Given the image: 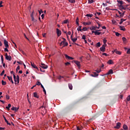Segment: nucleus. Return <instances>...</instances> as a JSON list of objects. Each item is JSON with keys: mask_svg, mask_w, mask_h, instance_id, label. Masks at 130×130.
I'll return each instance as SVG.
<instances>
[{"mask_svg": "<svg viewBox=\"0 0 130 130\" xmlns=\"http://www.w3.org/2000/svg\"><path fill=\"white\" fill-rule=\"evenodd\" d=\"M63 41L60 42V46L63 45L62 47H64L66 46H68L69 45V43L68 42H66V39L64 38H62Z\"/></svg>", "mask_w": 130, "mask_h": 130, "instance_id": "obj_1", "label": "nucleus"}, {"mask_svg": "<svg viewBox=\"0 0 130 130\" xmlns=\"http://www.w3.org/2000/svg\"><path fill=\"white\" fill-rule=\"evenodd\" d=\"M98 25L99 26V27L98 26H92L91 27H90L89 29L90 30H93L95 31V30H96V29H99L100 28V27H101V25H100V23H98Z\"/></svg>", "mask_w": 130, "mask_h": 130, "instance_id": "obj_2", "label": "nucleus"}, {"mask_svg": "<svg viewBox=\"0 0 130 130\" xmlns=\"http://www.w3.org/2000/svg\"><path fill=\"white\" fill-rule=\"evenodd\" d=\"M13 78L14 79V81L15 82V83L17 82L18 84H19L20 82V77L19 76V75H17V76L16 77L15 76V74H13Z\"/></svg>", "mask_w": 130, "mask_h": 130, "instance_id": "obj_3", "label": "nucleus"}, {"mask_svg": "<svg viewBox=\"0 0 130 130\" xmlns=\"http://www.w3.org/2000/svg\"><path fill=\"white\" fill-rule=\"evenodd\" d=\"M5 57H6V59H7V60H9V61H11L12 60V56H9L8 55V53H6L5 54Z\"/></svg>", "mask_w": 130, "mask_h": 130, "instance_id": "obj_4", "label": "nucleus"}, {"mask_svg": "<svg viewBox=\"0 0 130 130\" xmlns=\"http://www.w3.org/2000/svg\"><path fill=\"white\" fill-rule=\"evenodd\" d=\"M106 44L103 45L100 48L101 51L104 52L105 51V47H106Z\"/></svg>", "mask_w": 130, "mask_h": 130, "instance_id": "obj_5", "label": "nucleus"}, {"mask_svg": "<svg viewBox=\"0 0 130 130\" xmlns=\"http://www.w3.org/2000/svg\"><path fill=\"white\" fill-rule=\"evenodd\" d=\"M121 125V123L118 122L116 124V125L114 127V128H116L117 129H119V128H120V126Z\"/></svg>", "mask_w": 130, "mask_h": 130, "instance_id": "obj_6", "label": "nucleus"}, {"mask_svg": "<svg viewBox=\"0 0 130 130\" xmlns=\"http://www.w3.org/2000/svg\"><path fill=\"white\" fill-rule=\"evenodd\" d=\"M64 56L66 57V58H67L68 59H69V60H73V59H74L73 57H72L66 54H64Z\"/></svg>", "mask_w": 130, "mask_h": 130, "instance_id": "obj_7", "label": "nucleus"}, {"mask_svg": "<svg viewBox=\"0 0 130 130\" xmlns=\"http://www.w3.org/2000/svg\"><path fill=\"white\" fill-rule=\"evenodd\" d=\"M56 33L57 34L58 37H59L61 35V31L58 28H56Z\"/></svg>", "mask_w": 130, "mask_h": 130, "instance_id": "obj_8", "label": "nucleus"}, {"mask_svg": "<svg viewBox=\"0 0 130 130\" xmlns=\"http://www.w3.org/2000/svg\"><path fill=\"white\" fill-rule=\"evenodd\" d=\"M40 67L42 68V69H47L48 68V66L44 63H41Z\"/></svg>", "mask_w": 130, "mask_h": 130, "instance_id": "obj_9", "label": "nucleus"}, {"mask_svg": "<svg viewBox=\"0 0 130 130\" xmlns=\"http://www.w3.org/2000/svg\"><path fill=\"white\" fill-rule=\"evenodd\" d=\"M75 63L78 67V69H80L81 68V64L80 63V61H74Z\"/></svg>", "mask_w": 130, "mask_h": 130, "instance_id": "obj_10", "label": "nucleus"}, {"mask_svg": "<svg viewBox=\"0 0 130 130\" xmlns=\"http://www.w3.org/2000/svg\"><path fill=\"white\" fill-rule=\"evenodd\" d=\"M4 45L5 47H9V42L7 40H4Z\"/></svg>", "mask_w": 130, "mask_h": 130, "instance_id": "obj_11", "label": "nucleus"}, {"mask_svg": "<svg viewBox=\"0 0 130 130\" xmlns=\"http://www.w3.org/2000/svg\"><path fill=\"white\" fill-rule=\"evenodd\" d=\"M1 60H2V63L3 64L4 68H5L6 63H4V56H3V55H1Z\"/></svg>", "mask_w": 130, "mask_h": 130, "instance_id": "obj_12", "label": "nucleus"}, {"mask_svg": "<svg viewBox=\"0 0 130 130\" xmlns=\"http://www.w3.org/2000/svg\"><path fill=\"white\" fill-rule=\"evenodd\" d=\"M112 74H113V70H112V69H110L107 73V75H111Z\"/></svg>", "mask_w": 130, "mask_h": 130, "instance_id": "obj_13", "label": "nucleus"}, {"mask_svg": "<svg viewBox=\"0 0 130 130\" xmlns=\"http://www.w3.org/2000/svg\"><path fill=\"white\" fill-rule=\"evenodd\" d=\"M46 114V110L45 108H43V110L42 111V115H44Z\"/></svg>", "mask_w": 130, "mask_h": 130, "instance_id": "obj_14", "label": "nucleus"}, {"mask_svg": "<svg viewBox=\"0 0 130 130\" xmlns=\"http://www.w3.org/2000/svg\"><path fill=\"white\" fill-rule=\"evenodd\" d=\"M7 78H8L9 81H11V83L12 84H14V81H13V79H12V77L7 76Z\"/></svg>", "mask_w": 130, "mask_h": 130, "instance_id": "obj_15", "label": "nucleus"}, {"mask_svg": "<svg viewBox=\"0 0 130 130\" xmlns=\"http://www.w3.org/2000/svg\"><path fill=\"white\" fill-rule=\"evenodd\" d=\"M120 30H121L122 31H125V27L123 26H119Z\"/></svg>", "mask_w": 130, "mask_h": 130, "instance_id": "obj_16", "label": "nucleus"}, {"mask_svg": "<svg viewBox=\"0 0 130 130\" xmlns=\"http://www.w3.org/2000/svg\"><path fill=\"white\" fill-rule=\"evenodd\" d=\"M117 3L120 4V5L119 6V7H121L122 6V5H123V1H122L117 0Z\"/></svg>", "mask_w": 130, "mask_h": 130, "instance_id": "obj_17", "label": "nucleus"}, {"mask_svg": "<svg viewBox=\"0 0 130 130\" xmlns=\"http://www.w3.org/2000/svg\"><path fill=\"white\" fill-rule=\"evenodd\" d=\"M83 24V25H84V26H87V25H91V22H84Z\"/></svg>", "mask_w": 130, "mask_h": 130, "instance_id": "obj_18", "label": "nucleus"}, {"mask_svg": "<svg viewBox=\"0 0 130 130\" xmlns=\"http://www.w3.org/2000/svg\"><path fill=\"white\" fill-rule=\"evenodd\" d=\"M114 52H115V53H116V54H119V55H120V54H121V52L119 51H117V50H115Z\"/></svg>", "mask_w": 130, "mask_h": 130, "instance_id": "obj_19", "label": "nucleus"}, {"mask_svg": "<svg viewBox=\"0 0 130 130\" xmlns=\"http://www.w3.org/2000/svg\"><path fill=\"white\" fill-rule=\"evenodd\" d=\"M4 118L5 120V122L7 123V124H8L9 125H11V123L9 122V121H8V120H7V119L6 118V117H4Z\"/></svg>", "mask_w": 130, "mask_h": 130, "instance_id": "obj_20", "label": "nucleus"}, {"mask_svg": "<svg viewBox=\"0 0 130 130\" xmlns=\"http://www.w3.org/2000/svg\"><path fill=\"white\" fill-rule=\"evenodd\" d=\"M41 87L42 88L43 92H44L45 94H46V90H45V88H44V86L42 85V84H41Z\"/></svg>", "mask_w": 130, "mask_h": 130, "instance_id": "obj_21", "label": "nucleus"}, {"mask_svg": "<svg viewBox=\"0 0 130 130\" xmlns=\"http://www.w3.org/2000/svg\"><path fill=\"white\" fill-rule=\"evenodd\" d=\"M11 106H12V105L11 104H8V106L6 107V109L7 110L10 111V108H11Z\"/></svg>", "mask_w": 130, "mask_h": 130, "instance_id": "obj_22", "label": "nucleus"}, {"mask_svg": "<svg viewBox=\"0 0 130 130\" xmlns=\"http://www.w3.org/2000/svg\"><path fill=\"white\" fill-rule=\"evenodd\" d=\"M34 97H36V98H39V95H37V92L34 93Z\"/></svg>", "mask_w": 130, "mask_h": 130, "instance_id": "obj_23", "label": "nucleus"}, {"mask_svg": "<svg viewBox=\"0 0 130 130\" xmlns=\"http://www.w3.org/2000/svg\"><path fill=\"white\" fill-rule=\"evenodd\" d=\"M107 63H108V64H113V61L112 60H109Z\"/></svg>", "mask_w": 130, "mask_h": 130, "instance_id": "obj_24", "label": "nucleus"}, {"mask_svg": "<svg viewBox=\"0 0 130 130\" xmlns=\"http://www.w3.org/2000/svg\"><path fill=\"white\" fill-rule=\"evenodd\" d=\"M124 21H126V19H124L123 18L121 19V21L119 22L120 25H121V24H122Z\"/></svg>", "mask_w": 130, "mask_h": 130, "instance_id": "obj_25", "label": "nucleus"}, {"mask_svg": "<svg viewBox=\"0 0 130 130\" xmlns=\"http://www.w3.org/2000/svg\"><path fill=\"white\" fill-rule=\"evenodd\" d=\"M68 86H69V89H70L71 90H73V85L72 84L69 83L68 84Z\"/></svg>", "mask_w": 130, "mask_h": 130, "instance_id": "obj_26", "label": "nucleus"}, {"mask_svg": "<svg viewBox=\"0 0 130 130\" xmlns=\"http://www.w3.org/2000/svg\"><path fill=\"white\" fill-rule=\"evenodd\" d=\"M72 41H73V42L74 43H75V42H76L77 41V40H78V38H73L72 39V40H71Z\"/></svg>", "mask_w": 130, "mask_h": 130, "instance_id": "obj_27", "label": "nucleus"}, {"mask_svg": "<svg viewBox=\"0 0 130 130\" xmlns=\"http://www.w3.org/2000/svg\"><path fill=\"white\" fill-rule=\"evenodd\" d=\"M98 31L100 30H96L95 35H100V34H101V32H98Z\"/></svg>", "mask_w": 130, "mask_h": 130, "instance_id": "obj_28", "label": "nucleus"}, {"mask_svg": "<svg viewBox=\"0 0 130 130\" xmlns=\"http://www.w3.org/2000/svg\"><path fill=\"white\" fill-rule=\"evenodd\" d=\"M122 39L124 43H126V38H125V37H122Z\"/></svg>", "mask_w": 130, "mask_h": 130, "instance_id": "obj_29", "label": "nucleus"}, {"mask_svg": "<svg viewBox=\"0 0 130 130\" xmlns=\"http://www.w3.org/2000/svg\"><path fill=\"white\" fill-rule=\"evenodd\" d=\"M69 3H71V4H75L76 3V1L75 0H68Z\"/></svg>", "mask_w": 130, "mask_h": 130, "instance_id": "obj_30", "label": "nucleus"}, {"mask_svg": "<svg viewBox=\"0 0 130 130\" xmlns=\"http://www.w3.org/2000/svg\"><path fill=\"white\" fill-rule=\"evenodd\" d=\"M95 46L96 47H100V46H101V44H100V42H98V43H96Z\"/></svg>", "mask_w": 130, "mask_h": 130, "instance_id": "obj_31", "label": "nucleus"}, {"mask_svg": "<svg viewBox=\"0 0 130 130\" xmlns=\"http://www.w3.org/2000/svg\"><path fill=\"white\" fill-rule=\"evenodd\" d=\"M2 83L3 86H5V85H7V82L4 81V80L2 81Z\"/></svg>", "mask_w": 130, "mask_h": 130, "instance_id": "obj_32", "label": "nucleus"}, {"mask_svg": "<svg viewBox=\"0 0 130 130\" xmlns=\"http://www.w3.org/2000/svg\"><path fill=\"white\" fill-rule=\"evenodd\" d=\"M79 28H77V31H82V29H81V28H82V26H79Z\"/></svg>", "mask_w": 130, "mask_h": 130, "instance_id": "obj_33", "label": "nucleus"}, {"mask_svg": "<svg viewBox=\"0 0 130 130\" xmlns=\"http://www.w3.org/2000/svg\"><path fill=\"white\" fill-rule=\"evenodd\" d=\"M86 17H89V18H92L93 17V14H87Z\"/></svg>", "mask_w": 130, "mask_h": 130, "instance_id": "obj_34", "label": "nucleus"}, {"mask_svg": "<svg viewBox=\"0 0 130 130\" xmlns=\"http://www.w3.org/2000/svg\"><path fill=\"white\" fill-rule=\"evenodd\" d=\"M125 13V12L124 11V12H123V13H122V14H121V15H120L119 18H122V17H123V16H124V13Z\"/></svg>", "mask_w": 130, "mask_h": 130, "instance_id": "obj_35", "label": "nucleus"}, {"mask_svg": "<svg viewBox=\"0 0 130 130\" xmlns=\"http://www.w3.org/2000/svg\"><path fill=\"white\" fill-rule=\"evenodd\" d=\"M121 10H124L125 11L126 10V7H124L123 6H121Z\"/></svg>", "mask_w": 130, "mask_h": 130, "instance_id": "obj_36", "label": "nucleus"}, {"mask_svg": "<svg viewBox=\"0 0 130 130\" xmlns=\"http://www.w3.org/2000/svg\"><path fill=\"white\" fill-rule=\"evenodd\" d=\"M8 48H9V47H6L4 49V51L7 52H9V49H8Z\"/></svg>", "mask_w": 130, "mask_h": 130, "instance_id": "obj_37", "label": "nucleus"}, {"mask_svg": "<svg viewBox=\"0 0 130 130\" xmlns=\"http://www.w3.org/2000/svg\"><path fill=\"white\" fill-rule=\"evenodd\" d=\"M69 22V20L66 19L65 20L63 21V24H68V22Z\"/></svg>", "mask_w": 130, "mask_h": 130, "instance_id": "obj_38", "label": "nucleus"}, {"mask_svg": "<svg viewBox=\"0 0 130 130\" xmlns=\"http://www.w3.org/2000/svg\"><path fill=\"white\" fill-rule=\"evenodd\" d=\"M33 68H34V69H37V70H39V69H38V67H37V66H36V65H35V64H33Z\"/></svg>", "mask_w": 130, "mask_h": 130, "instance_id": "obj_39", "label": "nucleus"}, {"mask_svg": "<svg viewBox=\"0 0 130 130\" xmlns=\"http://www.w3.org/2000/svg\"><path fill=\"white\" fill-rule=\"evenodd\" d=\"M93 76H94V77H98V76H99V75H98V74H97V73H96V72H93Z\"/></svg>", "mask_w": 130, "mask_h": 130, "instance_id": "obj_40", "label": "nucleus"}, {"mask_svg": "<svg viewBox=\"0 0 130 130\" xmlns=\"http://www.w3.org/2000/svg\"><path fill=\"white\" fill-rule=\"evenodd\" d=\"M93 3H94V0H88L89 4H93Z\"/></svg>", "mask_w": 130, "mask_h": 130, "instance_id": "obj_41", "label": "nucleus"}, {"mask_svg": "<svg viewBox=\"0 0 130 130\" xmlns=\"http://www.w3.org/2000/svg\"><path fill=\"white\" fill-rule=\"evenodd\" d=\"M82 128H83V127H79V126H77V130H82Z\"/></svg>", "mask_w": 130, "mask_h": 130, "instance_id": "obj_42", "label": "nucleus"}, {"mask_svg": "<svg viewBox=\"0 0 130 130\" xmlns=\"http://www.w3.org/2000/svg\"><path fill=\"white\" fill-rule=\"evenodd\" d=\"M6 98L7 100H10V96L8 94H6Z\"/></svg>", "mask_w": 130, "mask_h": 130, "instance_id": "obj_43", "label": "nucleus"}, {"mask_svg": "<svg viewBox=\"0 0 130 130\" xmlns=\"http://www.w3.org/2000/svg\"><path fill=\"white\" fill-rule=\"evenodd\" d=\"M82 39H83V40H86V36H85V35H83L82 36Z\"/></svg>", "mask_w": 130, "mask_h": 130, "instance_id": "obj_44", "label": "nucleus"}, {"mask_svg": "<svg viewBox=\"0 0 130 130\" xmlns=\"http://www.w3.org/2000/svg\"><path fill=\"white\" fill-rule=\"evenodd\" d=\"M17 63H18L19 64H23V62L22 61H17Z\"/></svg>", "mask_w": 130, "mask_h": 130, "instance_id": "obj_45", "label": "nucleus"}, {"mask_svg": "<svg viewBox=\"0 0 130 130\" xmlns=\"http://www.w3.org/2000/svg\"><path fill=\"white\" fill-rule=\"evenodd\" d=\"M103 42H104V44H106V42H107V40L105 39H104Z\"/></svg>", "mask_w": 130, "mask_h": 130, "instance_id": "obj_46", "label": "nucleus"}, {"mask_svg": "<svg viewBox=\"0 0 130 130\" xmlns=\"http://www.w3.org/2000/svg\"><path fill=\"white\" fill-rule=\"evenodd\" d=\"M115 35H116V36H117V37H119V36H120L121 35H120V34H119L118 32H116Z\"/></svg>", "mask_w": 130, "mask_h": 130, "instance_id": "obj_47", "label": "nucleus"}, {"mask_svg": "<svg viewBox=\"0 0 130 130\" xmlns=\"http://www.w3.org/2000/svg\"><path fill=\"white\" fill-rule=\"evenodd\" d=\"M87 28L86 27H84L82 28V31H87Z\"/></svg>", "mask_w": 130, "mask_h": 130, "instance_id": "obj_48", "label": "nucleus"}, {"mask_svg": "<svg viewBox=\"0 0 130 130\" xmlns=\"http://www.w3.org/2000/svg\"><path fill=\"white\" fill-rule=\"evenodd\" d=\"M4 74H5V70H3L0 75L1 76H4Z\"/></svg>", "mask_w": 130, "mask_h": 130, "instance_id": "obj_49", "label": "nucleus"}, {"mask_svg": "<svg viewBox=\"0 0 130 130\" xmlns=\"http://www.w3.org/2000/svg\"><path fill=\"white\" fill-rule=\"evenodd\" d=\"M126 99L127 101H130V95L127 97Z\"/></svg>", "mask_w": 130, "mask_h": 130, "instance_id": "obj_50", "label": "nucleus"}, {"mask_svg": "<svg viewBox=\"0 0 130 130\" xmlns=\"http://www.w3.org/2000/svg\"><path fill=\"white\" fill-rule=\"evenodd\" d=\"M95 72L98 73V74H99V73H101V70H95Z\"/></svg>", "mask_w": 130, "mask_h": 130, "instance_id": "obj_51", "label": "nucleus"}, {"mask_svg": "<svg viewBox=\"0 0 130 130\" xmlns=\"http://www.w3.org/2000/svg\"><path fill=\"white\" fill-rule=\"evenodd\" d=\"M20 70V67L18 66L16 68V72L17 73H18V71H19Z\"/></svg>", "mask_w": 130, "mask_h": 130, "instance_id": "obj_52", "label": "nucleus"}, {"mask_svg": "<svg viewBox=\"0 0 130 130\" xmlns=\"http://www.w3.org/2000/svg\"><path fill=\"white\" fill-rule=\"evenodd\" d=\"M30 17L31 18V21H33V12L31 13Z\"/></svg>", "mask_w": 130, "mask_h": 130, "instance_id": "obj_53", "label": "nucleus"}, {"mask_svg": "<svg viewBox=\"0 0 130 130\" xmlns=\"http://www.w3.org/2000/svg\"><path fill=\"white\" fill-rule=\"evenodd\" d=\"M37 85H38V86H40V85H42V84H41V83L40 82L38 81Z\"/></svg>", "mask_w": 130, "mask_h": 130, "instance_id": "obj_54", "label": "nucleus"}, {"mask_svg": "<svg viewBox=\"0 0 130 130\" xmlns=\"http://www.w3.org/2000/svg\"><path fill=\"white\" fill-rule=\"evenodd\" d=\"M127 54H130V49H128L127 51Z\"/></svg>", "mask_w": 130, "mask_h": 130, "instance_id": "obj_55", "label": "nucleus"}, {"mask_svg": "<svg viewBox=\"0 0 130 130\" xmlns=\"http://www.w3.org/2000/svg\"><path fill=\"white\" fill-rule=\"evenodd\" d=\"M103 55H105V56H108V55L106 53H103Z\"/></svg>", "mask_w": 130, "mask_h": 130, "instance_id": "obj_56", "label": "nucleus"}, {"mask_svg": "<svg viewBox=\"0 0 130 130\" xmlns=\"http://www.w3.org/2000/svg\"><path fill=\"white\" fill-rule=\"evenodd\" d=\"M19 110V108L15 107V109L14 110V111H18Z\"/></svg>", "mask_w": 130, "mask_h": 130, "instance_id": "obj_57", "label": "nucleus"}, {"mask_svg": "<svg viewBox=\"0 0 130 130\" xmlns=\"http://www.w3.org/2000/svg\"><path fill=\"white\" fill-rule=\"evenodd\" d=\"M39 13L40 15H41V13H43V11H42V10H41L40 11H39Z\"/></svg>", "mask_w": 130, "mask_h": 130, "instance_id": "obj_58", "label": "nucleus"}, {"mask_svg": "<svg viewBox=\"0 0 130 130\" xmlns=\"http://www.w3.org/2000/svg\"><path fill=\"white\" fill-rule=\"evenodd\" d=\"M15 109H16V107H13L12 108H11V110L15 111Z\"/></svg>", "mask_w": 130, "mask_h": 130, "instance_id": "obj_59", "label": "nucleus"}, {"mask_svg": "<svg viewBox=\"0 0 130 130\" xmlns=\"http://www.w3.org/2000/svg\"><path fill=\"white\" fill-rule=\"evenodd\" d=\"M65 64L66 66H68V64H71V63H70V62H67L65 63Z\"/></svg>", "mask_w": 130, "mask_h": 130, "instance_id": "obj_60", "label": "nucleus"}, {"mask_svg": "<svg viewBox=\"0 0 130 130\" xmlns=\"http://www.w3.org/2000/svg\"><path fill=\"white\" fill-rule=\"evenodd\" d=\"M61 78H63V76H60L58 78V80H60V79H61Z\"/></svg>", "mask_w": 130, "mask_h": 130, "instance_id": "obj_61", "label": "nucleus"}, {"mask_svg": "<svg viewBox=\"0 0 130 130\" xmlns=\"http://www.w3.org/2000/svg\"><path fill=\"white\" fill-rule=\"evenodd\" d=\"M41 18H42V19H44V14L41 15Z\"/></svg>", "mask_w": 130, "mask_h": 130, "instance_id": "obj_62", "label": "nucleus"}, {"mask_svg": "<svg viewBox=\"0 0 130 130\" xmlns=\"http://www.w3.org/2000/svg\"><path fill=\"white\" fill-rule=\"evenodd\" d=\"M112 22L113 24H115V23H116V21L115 20H112Z\"/></svg>", "mask_w": 130, "mask_h": 130, "instance_id": "obj_63", "label": "nucleus"}, {"mask_svg": "<svg viewBox=\"0 0 130 130\" xmlns=\"http://www.w3.org/2000/svg\"><path fill=\"white\" fill-rule=\"evenodd\" d=\"M77 22H79V18H77L76 20V23H77Z\"/></svg>", "mask_w": 130, "mask_h": 130, "instance_id": "obj_64", "label": "nucleus"}]
</instances>
